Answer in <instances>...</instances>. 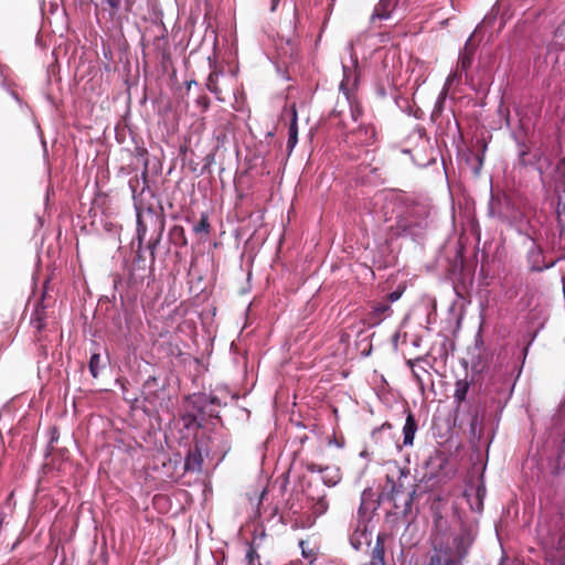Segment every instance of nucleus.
<instances>
[{
    "mask_svg": "<svg viewBox=\"0 0 565 565\" xmlns=\"http://www.w3.org/2000/svg\"><path fill=\"white\" fill-rule=\"evenodd\" d=\"M365 565H370V563L365 564Z\"/></svg>",
    "mask_w": 565,
    "mask_h": 565,
    "instance_id": "c85d7f7f",
    "label": "nucleus"
},
{
    "mask_svg": "<svg viewBox=\"0 0 565 565\" xmlns=\"http://www.w3.org/2000/svg\"><path fill=\"white\" fill-rule=\"evenodd\" d=\"M399 297H401V294H398V292H392L390 295L391 301H396L397 299H399Z\"/></svg>",
    "mask_w": 565,
    "mask_h": 565,
    "instance_id": "a878e982",
    "label": "nucleus"
},
{
    "mask_svg": "<svg viewBox=\"0 0 565 565\" xmlns=\"http://www.w3.org/2000/svg\"><path fill=\"white\" fill-rule=\"evenodd\" d=\"M220 74L217 72H213L209 75L206 87L207 89L213 93L220 100H223L224 98L220 96L221 89L217 85Z\"/></svg>",
    "mask_w": 565,
    "mask_h": 565,
    "instance_id": "ddd939ff",
    "label": "nucleus"
},
{
    "mask_svg": "<svg viewBox=\"0 0 565 565\" xmlns=\"http://www.w3.org/2000/svg\"><path fill=\"white\" fill-rule=\"evenodd\" d=\"M484 493H486L484 488L482 486H479L477 488V495H476V501H477L476 504H477L478 510H480L482 507V498H483Z\"/></svg>",
    "mask_w": 565,
    "mask_h": 565,
    "instance_id": "4be33fe9",
    "label": "nucleus"
},
{
    "mask_svg": "<svg viewBox=\"0 0 565 565\" xmlns=\"http://www.w3.org/2000/svg\"><path fill=\"white\" fill-rule=\"evenodd\" d=\"M210 228L209 217L206 214H202L200 221L193 226L195 234H207Z\"/></svg>",
    "mask_w": 565,
    "mask_h": 565,
    "instance_id": "f3484780",
    "label": "nucleus"
},
{
    "mask_svg": "<svg viewBox=\"0 0 565 565\" xmlns=\"http://www.w3.org/2000/svg\"><path fill=\"white\" fill-rule=\"evenodd\" d=\"M256 556V553L253 548H250L248 552H247V555L246 557L248 558L249 563H253L254 561V557Z\"/></svg>",
    "mask_w": 565,
    "mask_h": 565,
    "instance_id": "393cba45",
    "label": "nucleus"
},
{
    "mask_svg": "<svg viewBox=\"0 0 565 565\" xmlns=\"http://www.w3.org/2000/svg\"><path fill=\"white\" fill-rule=\"evenodd\" d=\"M555 38L565 43V20L557 26Z\"/></svg>",
    "mask_w": 565,
    "mask_h": 565,
    "instance_id": "412c9836",
    "label": "nucleus"
},
{
    "mask_svg": "<svg viewBox=\"0 0 565 565\" xmlns=\"http://www.w3.org/2000/svg\"><path fill=\"white\" fill-rule=\"evenodd\" d=\"M102 358L98 353H94L89 360V372L94 377H97L99 369L102 367Z\"/></svg>",
    "mask_w": 565,
    "mask_h": 565,
    "instance_id": "6ab92c4d",
    "label": "nucleus"
},
{
    "mask_svg": "<svg viewBox=\"0 0 565 565\" xmlns=\"http://www.w3.org/2000/svg\"><path fill=\"white\" fill-rule=\"evenodd\" d=\"M356 75L355 72L350 70L349 66L343 64V79L340 83V89L344 93V95H349L350 88L355 86L356 84Z\"/></svg>",
    "mask_w": 565,
    "mask_h": 565,
    "instance_id": "1a4fd4ad",
    "label": "nucleus"
},
{
    "mask_svg": "<svg viewBox=\"0 0 565 565\" xmlns=\"http://www.w3.org/2000/svg\"><path fill=\"white\" fill-rule=\"evenodd\" d=\"M329 509V502L326 497L318 498L311 505V511L316 516L323 515Z\"/></svg>",
    "mask_w": 565,
    "mask_h": 565,
    "instance_id": "2eb2a0df",
    "label": "nucleus"
},
{
    "mask_svg": "<svg viewBox=\"0 0 565 565\" xmlns=\"http://www.w3.org/2000/svg\"><path fill=\"white\" fill-rule=\"evenodd\" d=\"M203 457L201 451L195 447L189 450L185 458L184 468L186 471H199L202 468Z\"/></svg>",
    "mask_w": 565,
    "mask_h": 565,
    "instance_id": "0eeeda50",
    "label": "nucleus"
},
{
    "mask_svg": "<svg viewBox=\"0 0 565 565\" xmlns=\"http://www.w3.org/2000/svg\"><path fill=\"white\" fill-rule=\"evenodd\" d=\"M372 542V532L369 531L365 523H359L350 537L352 547L356 551L363 546H369Z\"/></svg>",
    "mask_w": 565,
    "mask_h": 565,
    "instance_id": "20e7f679",
    "label": "nucleus"
},
{
    "mask_svg": "<svg viewBox=\"0 0 565 565\" xmlns=\"http://www.w3.org/2000/svg\"><path fill=\"white\" fill-rule=\"evenodd\" d=\"M321 473L322 481L328 487H334L341 481V471L335 466H327L318 470Z\"/></svg>",
    "mask_w": 565,
    "mask_h": 565,
    "instance_id": "39448f33",
    "label": "nucleus"
},
{
    "mask_svg": "<svg viewBox=\"0 0 565 565\" xmlns=\"http://www.w3.org/2000/svg\"><path fill=\"white\" fill-rule=\"evenodd\" d=\"M469 390V384L467 381L460 380L456 383L454 397L458 403H461L466 399L467 393Z\"/></svg>",
    "mask_w": 565,
    "mask_h": 565,
    "instance_id": "4468645a",
    "label": "nucleus"
},
{
    "mask_svg": "<svg viewBox=\"0 0 565 565\" xmlns=\"http://www.w3.org/2000/svg\"><path fill=\"white\" fill-rule=\"evenodd\" d=\"M351 58H352V66L355 67L356 66V58H353L352 55H351Z\"/></svg>",
    "mask_w": 565,
    "mask_h": 565,
    "instance_id": "cd10ccee",
    "label": "nucleus"
},
{
    "mask_svg": "<svg viewBox=\"0 0 565 565\" xmlns=\"http://www.w3.org/2000/svg\"><path fill=\"white\" fill-rule=\"evenodd\" d=\"M370 565H384V550L379 542L373 550Z\"/></svg>",
    "mask_w": 565,
    "mask_h": 565,
    "instance_id": "dca6fc26",
    "label": "nucleus"
},
{
    "mask_svg": "<svg viewBox=\"0 0 565 565\" xmlns=\"http://www.w3.org/2000/svg\"><path fill=\"white\" fill-rule=\"evenodd\" d=\"M297 122L296 118L292 120L291 125L289 126V136H288V147L292 149L297 143Z\"/></svg>",
    "mask_w": 565,
    "mask_h": 565,
    "instance_id": "aec40b11",
    "label": "nucleus"
},
{
    "mask_svg": "<svg viewBox=\"0 0 565 565\" xmlns=\"http://www.w3.org/2000/svg\"><path fill=\"white\" fill-rule=\"evenodd\" d=\"M471 39L472 36H470L466 44H465V47H463V51L460 53L459 55V60H458V63H457V68H460L461 72H466L471 63H472V55H473V46L471 44Z\"/></svg>",
    "mask_w": 565,
    "mask_h": 565,
    "instance_id": "423d86ee",
    "label": "nucleus"
},
{
    "mask_svg": "<svg viewBox=\"0 0 565 565\" xmlns=\"http://www.w3.org/2000/svg\"><path fill=\"white\" fill-rule=\"evenodd\" d=\"M125 2H126V9H127V10H130V8H131V7H132V4H134V0H125Z\"/></svg>",
    "mask_w": 565,
    "mask_h": 565,
    "instance_id": "bb28decb",
    "label": "nucleus"
},
{
    "mask_svg": "<svg viewBox=\"0 0 565 565\" xmlns=\"http://www.w3.org/2000/svg\"><path fill=\"white\" fill-rule=\"evenodd\" d=\"M416 430H417V424L415 422L414 416L409 413L406 417V420H405V424L403 427V435H404L403 444H404V446L413 445Z\"/></svg>",
    "mask_w": 565,
    "mask_h": 565,
    "instance_id": "6e6552de",
    "label": "nucleus"
},
{
    "mask_svg": "<svg viewBox=\"0 0 565 565\" xmlns=\"http://www.w3.org/2000/svg\"><path fill=\"white\" fill-rule=\"evenodd\" d=\"M489 212L502 221L513 222L518 218V211L507 195L492 196Z\"/></svg>",
    "mask_w": 565,
    "mask_h": 565,
    "instance_id": "f03ea898",
    "label": "nucleus"
},
{
    "mask_svg": "<svg viewBox=\"0 0 565 565\" xmlns=\"http://www.w3.org/2000/svg\"><path fill=\"white\" fill-rule=\"evenodd\" d=\"M461 77V71H459V68L452 71L447 79H446V83H445V86H444V89L441 92V97L444 98L445 95L447 94V90L449 89V87L455 83V82H458Z\"/></svg>",
    "mask_w": 565,
    "mask_h": 565,
    "instance_id": "a211bd4d",
    "label": "nucleus"
},
{
    "mask_svg": "<svg viewBox=\"0 0 565 565\" xmlns=\"http://www.w3.org/2000/svg\"><path fill=\"white\" fill-rule=\"evenodd\" d=\"M527 262L531 270L535 271L552 268L556 264V260L545 262L543 249L535 243H532V246L527 252Z\"/></svg>",
    "mask_w": 565,
    "mask_h": 565,
    "instance_id": "7ed1b4c3",
    "label": "nucleus"
},
{
    "mask_svg": "<svg viewBox=\"0 0 565 565\" xmlns=\"http://www.w3.org/2000/svg\"><path fill=\"white\" fill-rule=\"evenodd\" d=\"M473 541L475 535L472 532L463 530L454 537L451 547L445 548L444 551H446L452 557V559H455V563L460 564L468 555Z\"/></svg>",
    "mask_w": 565,
    "mask_h": 565,
    "instance_id": "f257e3e1",
    "label": "nucleus"
},
{
    "mask_svg": "<svg viewBox=\"0 0 565 565\" xmlns=\"http://www.w3.org/2000/svg\"><path fill=\"white\" fill-rule=\"evenodd\" d=\"M307 469H308L310 472H318V470H319V469H323V467H321V466H319V465H317V463L311 462V463H309V465L307 466Z\"/></svg>",
    "mask_w": 565,
    "mask_h": 565,
    "instance_id": "5701e85b",
    "label": "nucleus"
},
{
    "mask_svg": "<svg viewBox=\"0 0 565 565\" xmlns=\"http://www.w3.org/2000/svg\"><path fill=\"white\" fill-rule=\"evenodd\" d=\"M428 565H458L455 559L446 552L438 550L430 556Z\"/></svg>",
    "mask_w": 565,
    "mask_h": 565,
    "instance_id": "9b49d317",
    "label": "nucleus"
},
{
    "mask_svg": "<svg viewBox=\"0 0 565 565\" xmlns=\"http://www.w3.org/2000/svg\"><path fill=\"white\" fill-rule=\"evenodd\" d=\"M390 309L391 307L387 302L377 303L371 312L369 323L372 326L379 324L383 320L385 315L390 311Z\"/></svg>",
    "mask_w": 565,
    "mask_h": 565,
    "instance_id": "9d476101",
    "label": "nucleus"
},
{
    "mask_svg": "<svg viewBox=\"0 0 565 565\" xmlns=\"http://www.w3.org/2000/svg\"><path fill=\"white\" fill-rule=\"evenodd\" d=\"M107 3L113 8V9H118L120 7V0H107Z\"/></svg>",
    "mask_w": 565,
    "mask_h": 565,
    "instance_id": "b1692460",
    "label": "nucleus"
},
{
    "mask_svg": "<svg viewBox=\"0 0 565 565\" xmlns=\"http://www.w3.org/2000/svg\"><path fill=\"white\" fill-rule=\"evenodd\" d=\"M395 0H380L372 18L387 19Z\"/></svg>",
    "mask_w": 565,
    "mask_h": 565,
    "instance_id": "f8f14e48",
    "label": "nucleus"
}]
</instances>
